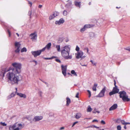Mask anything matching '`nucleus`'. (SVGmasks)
Returning a JSON list of instances; mask_svg holds the SVG:
<instances>
[{
    "label": "nucleus",
    "instance_id": "55",
    "mask_svg": "<svg viewBox=\"0 0 130 130\" xmlns=\"http://www.w3.org/2000/svg\"><path fill=\"white\" fill-rule=\"evenodd\" d=\"M126 50L130 51V48L127 47L126 48Z\"/></svg>",
    "mask_w": 130,
    "mask_h": 130
},
{
    "label": "nucleus",
    "instance_id": "11",
    "mask_svg": "<svg viewBox=\"0 0 130 130\" xmlns=\"http://www.w3.org/2000/svg\"><path fill=\"white\" fill-rule=\"evenodd\" d=\"M119 94H120V98H122L126 95V92L124 91H120L119 92Z\"/></svg>",
    "mask_w": 130,
    "mask_h": 130
},
{
    "label": "nucleus",
    "instance_id": "7",
    "mask_svg": "<svg viewBox=\"0 0 130 130\" xmlns=\"http://www.w3.org/2000/svg\"><path fill=\"white\" fill-rule=\"evenodd\" d=\"M106 91V88L104 87L101 91L96 96V97H102L104 95V93Z\"/></svg>",
    "mask_w": 130,
    "mask_h": 130
},
{
    "label": "nucleus",
    "instance_id": "51",
    "mask_svg": "<svg viewBox=\"0 0 130 130\" xmlns=\"http://www.w3.org/2000/svg\"><path fill=\"white\" fill-rule=\"evenodd\" d=\"M52 58H44V59L45 60L51 59Z\"/></svg>",
    "mask_w": 130,
    "mask_h": 130
},
{
    "label": "nucleus",
    "instance_id": "53",
    "mask_svg": "<svg viewBox=\"0 0 130 130\" xmlns=\"http://www.w3.org/2000/svg\"><path fill=\"white\" fill-rule=\"evenodd\" d=\"M19 129H20L19 127H17L16 128H15L13 130H19Z\"/></svg>",
    "mask_w": 130,
    "mask_h": 130
},
{
    "label": "nucleus",
    "instance_id": "32",
    "mask_svg": "<svg viewBox=\"0 0 130 130\" xmlns=\"http://www.w3.org/2000/svg\"><path fill=\"white\" fill-rule=\"evenodd\" d=\"M55 18L54 17V15H53V14L52 15H50L49 18V19L50 20H51L52 19H53V18Z\"/></svg>",
    "mask_w": 130,
    "mask_h": 130
},
{
    "label": "nucleus",
    "instance_id": "58",
    "mask_svg": "<svg viewBox=\"0 0 130 130\" xmlns=\"http://www.w3.org/2000/svg\"><path fill=\"white\" fill-rule=\"evenodd\" d=\"M80 64L81 65V66H87V65H85V64H84V65H83V64H81V63H80Z\"/></svg>",
    "mask_w": 130,
    "mask_h": 130
},
{
    "label": "nucleus",
    "instance_id": "21",
    "mask_svg": "<svg viewBox=\"0 0 130 130\" xmlns=\"http://www.w3.org/2000/svg\"><path fill=\"white\" fill-rule=\"evenodd\" d=\"M25 118L27 119L28 120L30 121V123H32V121H31V120L32 119V117L31 116H26L25 117Z\"/></svg>",
    "mask_w": 130,
    "mask_h": 130
},
{
    "label": "nucleus",
    "instance_id": "40",
    "mask_svg": "<svg viewBox=\"0 0 130 130\" xmlns=\"http://www.w3.org/2000/svg\"><path fill=\"white\" fill-rule=\"evenodd\" d=\"M121 123L124 125H126L125 124V122L124 120H121Z\"/></svg>",
    "mask_w": 130,
    "mask_h": 130
},
{
    "label": "nucleus",
    "instance_id": "56",
    "mask_svg": "<svg viewBox=\"0 0 130 130\" xmlns=\"http://www.w3.org/2000/svg\"><path fill=\"white\" fill-rule=\"evenodd\" d=\"M87 50V53H89L88 52H89V50L88 48H86L85 49V50Z\"/></svg>",
    "mask_w": 130,
    "mask_h": 130
},
{
    "label": "nucleus",
    "instance_id": "46",
    "mask_svg": "<svg viewBox=\"0 0 130 130\" xmlns=\"http://www.w3.org/2000/svg\"><path fill=\"white\" fill-rule=\"evenodd\" d=\"M28 4L30 5V6L31 7L32 5V3L29 1H28Z\"/></svg>",
    "mask_w": 130,
    "mask_h": 130
},
{
    "label": "nucleus",
    "instance_id": "10",
    "mask_svg": "<svg viewBox=\"0 0 130 130\" xmlns=\"http://www.w3.org/2000/svg\"><path fill=\"white\" fill-rule=\"evenodd\" d=\"M51 43L50 42L48 43L46 45L45 47L42 49V51H43V52L46 49L48 50H49L51 48Z\"/></svg>",
    "mask_w": 130,
    "mask_h": 130
},
{
    "label": "nucleus",
    "instance_id": "13",
    "mask_svg": "<svg viewBox=\"0 0 130 130\" xmlns=\"http://www.w3.org/2000/svg\"><path fill=\"white\" fill-rule=\"evenodd\" d=\"M117 107V104H114L112 106H111L109 109L110 111H111L116 109Z\"/></svg>",
    "mask_w": 130,
    "mask_h": 130
},
{
    "label": "nucleus",
    "instance_id": "34",
    "mask_svg": "<svg viewBox=\"0 0 130 130\" xmlns=\"http://www.w3.org/2000/svg\"><path fill=\"white\" fill-rule=\"evenodd\" d=\"M93 112L94 113H100V112L96 110V109H95L93 111Z\"/></svg>",
    "mask_w": 130,
    "mask_h": 130
},
{
    "label": "nucleus",
    "instance_id": "28",
    "mask_svg": "<svg viewBox=\"0 0 130 130\" xmlns=\"http://www.w3.org/2000/svg\"><path fill=\"white\" fill-rule=\"evenodd\" d=\"M71 73L73 75L75 76H77V75L76 74V72L74 70H72L71 71Z\"/></svg>",
    "mask_w": 130,
    "mask_h": 130
},
{
    "label": "nucleus",
    "instance_id": "42",
    "mask_svg": "<svg viewBox=\"0 0 130 130\" xmlns=\"http://www.w3.org/2000/svg\"><path fill=\"white\" fill-rule=\"evenodd\" d=\"M90 62L93 64V65L96 66V63L95 62H93L92 60H91Z\"/></svg>",
    "mask_w": 130,
    "mask_h": 130
},
{
    "label": "nucleus",
    "instance_id": "2",
    "mask_svg": "<svg viewBox=\"0 0 130 130\" xmlns=\"http://www.w3.org/2000/svg\"><path fill=\"white\" fill-rule=\"evenodd\" d=\"M70 51V48L69 45H67L61 48L60 52L62 56L65 59H71L72 58V55H69Z\"/></svg>",
    "mask_w": 130,
    "mask_h": 130
},
{
    "label": "nucleus",
    "instance_id": "45",
    "mask_svg": "<svg viewBox=\"0 0 130 130\" xmlns=\"http://www.w3.org/2000/svg\"><path fill=\"white\" fill-rule=\"evenodd\" d=\"M86 28L85 27H84H84L80 29V31H84Z\"/></svg>",
    "mask_w": 130,
    "mask_h": 130
},
{
    "label": "nucleus",
    "instance_id": "1",
    "mask_svg": "<svg viewBox=\"0 0 130 130\" xmlns=\"http://www.w3.org/2000/svg\"><path fill=\"white\" fill-rule=\"evenodd\" d=\"M13 68H9V72L6 74V77L9 83L12 84H18V82L22 80L21 76L20 74L21 72L22 64L19 63H12Z\"/></svg>",
    "mask_w": 130,
    "mask_h": 130
},
{
    "label": "nucleus",
    "instance_id": "60",
    "mask_svg": "<svg viewBox=\"0 0 130 130\" xmlns=\"http://www.w3.org/2000/svg\"><path fill=\"white\" fill-rule=\"evenodd\" d=\"M125 124H126V125L127 124H130V123L129 122H126Z\"/></svg>",
    "mask_w": 130,
    "mask_h": 130
},
{
    "label": "nucleus",
    "instance_id": "31",
    "mask_svg": "<svg viewBox=\"0 0 130 130\" xmlns=\"http://www.w3.org/2000/svg\"><path fill=\"white\" fill-rule=\"evenodd\" d=\"M27 51V49L25 47H23L22 48L21 50V52L22 53L24 52H26Z\"/></svg>",
    "mask_w": 130,
    "mask_h": 130
},
{
    "label": "nucleus",
    "instance_id": "20",
    "mask_svg": "<svg viewBox=\"0 0 130 130\" xmlns=\"http://www.w3.org/2000/svg\"><path fill=\"white\" fill-rule=\"evenodd\" d=\"M81 114L79 113H76L75 118L77 119H78L81 116Z\"/></svg>",
    "mask_w": 130,
    "mask_h": 130
},
{
    "label": "nucleus",
    "instance_id": "54",
    "mask_svg": "<svg viewBox=\"0 0 130 130\" xmlns=\"http://www.w3.org/2000/svg\"><path fill=\"white\" fill-rule=\"evenodd\" d=\"M116 81L114 80V85L115 86V87H117V86L116 85Z\"/></svg>",
    "mask_w": 130,
    "mask_h": 130
},
{
    "label": "nucleus",
    "instance_id": "30",
    "mask_svg": "<svg viewBox=\"0 0 130 130\" xmlns=\"http://www.w3.org/2000/svg\"><path fill=\"white\" fill-rule=\"evenodd\" d=\"M59 14V13L58 12L55 11L54 12L53 15H54V17H55L58 15Z\"/></svg>",
    "mask_w": 130,
    "mask_h": 130
},
{
    "label": "nucleus",
    "instance_id": "39",
    "mask_svg": "<svg viewBox=\"0 0 130 130\" xmlns=\"http://www.w3.org/2000/svg\"><path fill=\"white\" fill-rule=\"evenodd\" d=\"M84 27H85L86 28L90 27V25H84Z\"/></svg>",
    "mask_w": 130,
    "mask_h": 130
},
{
    "label": "nucleus",
    "instance_id": "15",
    "mask_svg": "<svg viewBox=\"0 0 130 130\" xmlns=\"http://www.w3.org/2000/svg\"><path fill=\"white\" fill-rule=\"evenodd\" d=\"M17 94L21 98H26V95L25 94L18 92L17 93Z\"/></svg>",
    "mask_w": 130,
    "mask_h": 130
},
{
    "label": "nucleus",
    "instance_id": "63",
    "mask_svg": "<svg viewBox=\"0 0 130 130\" xmlns=\"http://www.w3.org/2000/svg\"><path fill=\"white\" fill-rule=\"evenodd\" d=\"M124 128L125 129H126V125H124Z\"/></svg>",
    "mask_w": 130,
    "mask_h": 130
},
{
    "label": "nucleus",
    "instance_id": "18",
    "mask_svg": "<svg viewBox=\"0 0 130 130\" xmlns=\"http://www.w3.org/2000/svg\"><path fill=\"white\" fill-rule=\"evenodd\" d=\"M117 87H115L113 88L112 91L115 93H117L118 92L119 90L118 89Z\"/></svg>",
    "mask_w": 130,
    "mask_h": 130
},
{
    "label": "nucleus",
    "instance_id": "64",
    "mask_svg": "<svg viewBox=\"0 0 130 130\" xmlns=\"http://www.w3.org/2000/svg\"><path fill=\"white\" fill-rule=\"evenodd\" d=\"M16 34L17 35V36L18 37H19V35L18 33H16Z\"/></svg>",
    "mask_w": 130,
    "mask_h": 130
},
{
    "label": "nucleus",
    "instance_id": "48",
    "mask_svg": "<svg viewBox=\"0 0 130 130\" xmlns=\"http://www.w3.org/2000/svg\"><path fill=\"white\" fill-rule=\"evenodd\" d=\"M78 123V121H76L73 124L72 127H73L77 123Z\"/></svg>",
    "mask_w": 130,
    "mask_h": 130
},
{
    "label": "nucleus",
    "instance_id": "61",
    "mask_svg": "<svg viewBox=\"0 0 130 130\" xmlns=\"http://www.w3.org/2000/svg\"><path fill=\"white\" fill-rule=\"evenodd\" d=\"M64 129V127H62L60 129V130H61V129Z\"/></svg>",
    "mask_w": 130,
    "mask_h": 130
},
{
    "label": "nucleus",
    "instance_id": "36",
    "mask_svg": "<svg viewBox=\"0 0 130 130\" xmlns=\"http://www.w3.org/2000/svg\"><path fill=\"white\" fill-rule=\"evenodd\" d=\"M121 127L120 125H118L117 126V130H121Z\"/></svg>",
    "mask_w": 130,
    "mask_h": 130
},
{
    "label": "nucleus",
    "instance_id": "22",
    "mask_svg": "<svg viewBox=\"0 0 130 130\" xmlns=\"http://www.w3.org/2000/svg\"><path fill=\"white\" fill-rule=\"evenodd\" d=\"M56 49L57 51L59 52L60 51V45H57L56 46Z\"/></svg>",
    "mask_w": 130,
    "mask_h": 130
},
{
    "label": "nucleus",
    "instance_id": "12",
    "mask_svg": "<svg viewBox=\"0 0 130 130\" xmlns=\"http://www.w3.org/2000/svg\"><path fill=\"white\" fill-rule=\"evenodd\" d=\"M64 22V20L63 19H61L59 20V21H56L55 23L56 24L60 25L61 24L63 23Z\"/></svg>",
    "mask_w": 130,
    "mask_h": 130
},
{
    "label": "nucleus",
    "instance_id": "35",
    "mask_svg": "<svg viewBox=\"0 0 130 130\" xmlns=\"http://www.w3.org/2000/svg\"><path fill=\"white\" fill-rule=\"evenodd\" d=\"M1 125H2L3 126H5L7 125V124L5 123V122L3 123L2 122H1L0 123Z\"/></svg>",
    "mask_w": 130,
    "mask_h": 130
},
{
    "label": "nucleus",
    "instance_id": "5",
    "mask_svg": "<svg viewBox=\"0 0 130 130\" xmlns=\"http://www.w3.org/2000/svg\"><path fill=\"white\" fill-rule=\"evenodd\" d=\"M21 44L19 42H16L15 43V48L16 50L15 52L16 53H19L20 51Z\"/></svg>",
    "mask_w": 130,
    "mask_h": 130
},
{
    "label": "nucleus",
    "instance_id": "16",
    "mask_svg": "<svg viewBox=\"0 0 130 130\" xmlns=\"http://www.w3.org/2000/svg\"><path fill=\"white\" fill-rule=\"evenodd\" d=\"M122 99L124 102H128L130 100V99L128 98V96L127 95L123 97V98H122Z\"/></svg>",
    "mask_w": 130,
    "mask_h": 130
},
{
    "label": "nucleus",
    "instance_id": "26",
    "mask_svg": "<svg viewBox=\"0 0 130 130\" xmlns=\"http://www.w3.org/2000/svg\"><path fill=\"white\" fill-rule=\"evenodd\" d=\"M15 95V94L14 93H12L8 97V99H10L11 98L14 97Z\"/></svg>",
    "mask_w": 130,
    "mask_h": 130
},
{
    "label": "nucleus",
    "instance_id": "47",
    "mask_svg": "<svg viewBox=\"0 0 130 130\" xmlns=\"http://www.w3.org/2000/svg\"><path fill=\"white\" fill-rule=\"evenodd\" d=\"M55 60L57 62H58L60 63H61V61L59 59H55Z\"/></svg>",
    "mask_w": 130,
    "mask_h": 130
},
{
    "label": "nucleus",
    "instance_id": "19",
    "mask_svg": "<svg viewBox=\"0 0 130 130\" xmlns=\"http://www.w3.org/2000/svg\"><path fill=\"white\" fill-rule=\"evenodd\" d=\"M74 4L77 7H79V8L80 7L81 2H78L75 1L74 2Z\"/></svg>",
    "mask_w": 130,
    "mask_h": 130
},
{
    "label": "nucleus",
    "instance_id": "43",
    "mask_svg": "<svg viewBox=\"0 0 130 130\" xmlns=\"http://www.w3.org/2000/svg\"><path fill=\"white\" fill-rule=\"evenodd\" d=\"M63 14L64 15H66L67 14V11L64 10L63 12Z\"/></svg>",
    "mask_w": 130,
    "mask_h": 130
},
{
    "label": "nucleus",
    "instance_id": "62",
    "mask_svg": "<svg viewBox=\"0 0 130 130\" xmlns=\"http://www.w3.org/2000/svg\"><path fill=\"white\" fill-rule=\"evenodd\" d=\"M42 6L41 5H40L38 6V7L39 8H41Z\"/></svg>",
    "mask_w": 130,
    "mask_h": 130
},
{
    "label": "nucleus",
    "instance_id": "6",
    "mask_svg": "<svg viewBox=\"0 0 130 130\" xmlns=\"http://www.w3.org/2000/svg\"><path fill=\"white\" fill-rule=\"evenodd\" d=\"M9 68L7 69L6 68H4L2 69L0 71V75L3 77H4L5 73L6 72H9Z\"/></svg>",
    "mask_w": 130,
    "mask_h": 130
},
{
    "label": "nucleus",
    "instance_id": "52",
    "mask_svg": "<svg viewBox=\"0 0 130 130\" xmlns=\"http://www.w3.org/2000/svg\"><path fill=\"white\" fill-rule=\"evenodd\" d=\"M32 62H35L36 64V65H37V62L36 61H35V60H33L32 61Z\"/></svg>",
    "mask_w": 130,
    "mask_h": 130
},
{
    "label": "nucleus",
    "instance_id": "29",
    "mask_svg": "<svg viewBox=\"0 0 130 130\" xmlns=\"http://www.w3.org/2000/svg\"><path fill=\"white\" fill-rule=\"evenodd\" d=\"M92 110V109L91 108L90 106L89 105L88 107V108L87 110V111L88 112H90Z\"/></svg>",
    "mask_w": 130,
    "mask_h": 130
},
{
    "label": "nucleus",
    "instance_id": "41",
    "mask_svg": "<svg viewBox=\"0 0 130 130\" xmlns=\"http://www.w3.org/2000/svg\"><path fill=\"white\" fill-rule=\"evenodd\" d=\"M38 93L40 96L41 97L42 96V92L40 91H39L38 92Z\"/></svg>",
    "mask_w": 130,
    "mask_h": 130
},
{
    "label": "nucleus",
    "instance_id": "4",
    "mask_svg": "<svg viewBox=\"0 0 130 130\" xmlns=\"http://www.w3.org/2000/svg\"><path fill=\"white\" fill-rule=\"evenodd\" d=\"M42 52L43 51L41 49L35 51H32L31 52V53L35 57H36L38 56H39Z\"/></svg>",
    "mask_w": 130,
    "mask_h": 130
},
{
    "label": "nucleus",
    "instance_id": "33",
    "mask_svg": "<svg viewBox=\"0 0 130 130\" xmlns=\"http://www.w3.org/2000/svg\"><path fill=\"white\" fill-rule=\"evenodd\" d=\"M18 127H19L20 129H21L23 127V126L22 124H18Z\"/></svg>",
    "mask_w": 130,
    "mask_h": 130
},
{
    "label": "nucleus",
    "instance_id": "3",
    "mask_svg": "<svg viewBox=\"0 0 130 130\" xmlns=\"http://www.w3.org/2000/svg\"><path fill=\"white\" fill-rule=\"evenodd\" d=\"M83 52L82 51H80L75 54L76 58L77 59L80 58L81 60H82L86 57L85 56H83Z\"/></svg>",
    "mask_w": 130,
    "mask_h": 130
},
{
    "label": "nucleus",
    "instance_id": "50",
    "mask_svg": "<svg viewBox=\"0 0 130 130\" xmlns=\"http://www.w3.org/2000/svg\"><path fill=\"white\" fill-rule=\"evenodd\" d=\"M8 33L9 34V37H10L11 36V33H10V32L9 31V30H8Z\"/></svg>",
    "mask_w": 130,
    "mask_h": 130
},
{
    "label": "nucleus",
    "instance_id": "14",
    "mask_svg": "<svg viewBox=\"0 0 130 130\" xmlns=\"http://www.w3.org/2000/svg\"><path fill=\"white\" fill-rule=\"evenodd\" d=\"M30 37H31V39L33 40H36L37 39V35H35V33H32L30 35Z\"/></svg>",
    "mask_w": 130,
    "mask_h": 130
},
{
    "label": "nucleus",
    "instance_id": "25",
    "mask_svg": "<svg viewBox=\"0 0 130 130\" xmlns=\"http://www.w3.org/2000/svg\"><path fill=\"white\" fill-rule=\"evenodd\" d=\"M98 85L97 84H95L94 85V86L92 88V90L93 91H96V87Z\"/></svg>",
    "mask_w": 130,
    "mask_h": 130
},
{
    "label": "nucleus",
    "instance_id": "23",
    "mask_svg": "<svg viewBox=\"0 0 130 130\" xmlns=\"http://www.w3.org/2000/svg\"><path fill=\"white\" fill-rule=\"evenodd\" d=\"M89 36L91 38H92L95 37L94 34L92 32H90L89 34Z\"/></svg>",
    "mask_w": 130,
    "mask_h": 130
},
{
    "label": "nucleus",
    "instance_id": "59",
    "mask_svg": "<svg viewBox=\"0 0 130 130\" xmlns=\"http://www.w3.org/2000/svg\"><path fill=\"white\" fill-rule=\"evenodd\" d=\"M87 91L88 92V93H89V94H90L91 93V92L90 91H89V90H87Z\"/></svg>",
    "mask_w": 130,
    "mask_h": 130
},
{
    "label": "nucleus",
    "instance_id": "17",
    "mask_svg": "<svg viewBox=\"0 0 130 130\" xmlns=\"http://www.w3.org/2000/svg\"><path fill=\"white\" fill-rule=\"evenodd\" d=\"M16 124H15L13 125H11L9 127V130H13L14 128L16 127Z\"/></svg>",
    "mask_w": 130,
    "mask_h": 130
},
{
    "label": "nucleus",
    "instance_id": "24",
    "mask_svg": "<svg viewBox=\"0 0 130 130\" xmlns=\"http://www.w3.org/2000/svg\"><path fill=\"white\" fill-rule=\"evenodd\" d=\"M72 3L71 2H69L67 3L65 5V7L67 8H69L71 5Z\"/></svg>",
    "mask_w": 130,
    "mask_h": 130
},
{
    "label": "nucleus",
    "instance_id": "44",
    "mask_svg": "<svg viewBox=\"0 0 130 130\" xmlns=\"http://www.w3.org/2000/svg\"><path fill=\"white\" fill-rule=\"evenodd\" d=\"M101 124H105L106 123L105 121L103 120H102L101 121Z\"/></svg>",
    "mask_w": 130,
    "mask_h": 130
},
{
    "label": "nucleus",
    "instance_id": "27",
    "mask_svg": "<svg viewBox=\"0 0 130 130\" xmlns=\"http://www.w3.org/2000/svg\"><path fill=\"white\" fill-rule=\"evenodd\" d=\"M71 102L70 99L69 98H67V105L68 106L69 105Z\"/></svg>",
    "mask_w": 130,
    "mask_h": 130
},
{
    "label": "nucleus",
    "instance_id": "9",
    "mask_svg": "<svg viewBox=\"0 0 130 130\" xmlns=\"http://www.w3.org/2000/svg\"><path fill=\"white\" fill-rule=\"evenodd\" d=\"M43 117L42 116H35L33 120V121L35 122L39 121L41 120Z\"/></svg>",
    "mask_w": 130,
    "mask_h": 130
},
{
    "label": "nucleus",
    "instance_id": "37",
    "mask_svg": "<svg viewBox=\"0 0 130 130\" xmlns=\"http://www.w3.org/2000/svg\"><path fill=\"white\" fill-rule=\"evenodd\" d=\"M79 49H80V48H79V47L78 46H77V45L76 46V48L75 49L76 50V51H77V52H78L80 51H79Z\"/></svg>",
    "mask_w": 130,
    "mask_h": 130
},
{
    "label": "nucleus",
    "instance_id": "8",
    "mask_svg": "<svg viewBox=\"0 0 130 130\" xmlns=\"http://www.w3.org/2000/svg\"><path fill=\"white\" fill-rule=\"evenodd\" d=\"M62 70V73L63 75L65 76L66 75V71L67 70V66H64L62 65L61 66Z\"/></svg>",
    "mask_w": 130,
    "mask_h": 130
},
{
    "label": "nucleus",
    "instance_id": "38",
    "mask_svg": "<svg viewBox=\"0 0 130 130\" xmlns=\"http://www.w3.org/2000/svg\"><path fill=\"white\" fill-rule=\"evenodd\" d=\"M115 93L113 91H112L110 92L109 93V95L110 96H111L113 94H115Z\"/></svg>",
    "mask_w": 130,
    "mask_h": 130
},
{
    "label": "nucleus",
    "instance_id": "49",
    "mask_svg": "<svg viewBox=\"0 0 130 130\" xmlns=\"http://www.w3.org/2000/svg\"><path fill=\"white\" fill-rule=\"evenodd\" d=\"M79 95V93L77 92L76 95L75 97L76 98H78L79 96L78 95Z\"/></svg>",
    "mask_w": 130,
    "mask_h": 130
},
{
    "label": "nucleus",
    "instance_id": "57",
    "mask_svg": "<svg viewBox=\"0 0 130 130\" xmlns=\"http://www.w3.org/2000/svg\"><path fill=\"white\" fill-rule=\"evenodd\" d=\"M98 120H95V119L94 120L92 121V122H98Z\"/></svg>",
    "mask_w": 130,
    "mask_h": 130
}]
</instances>
